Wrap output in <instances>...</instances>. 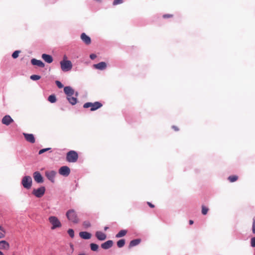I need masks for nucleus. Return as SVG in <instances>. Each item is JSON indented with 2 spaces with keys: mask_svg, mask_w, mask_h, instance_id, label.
Masks as SVG:
<instances>
[{
  "mask_svg": "<svg viewBox=\"0 0 255 255\" xmlns=\"http://www.w3.org/2000/svg\"><path fill=\"white\" fill-rule=\"evenodd\" d=\"M93 67L97 69L104 70L107 67V64L105 62H101L97 64L93 65Z\"/></svg>",
  "mask_w": 255,
  "mask_h": 255,
  "instance_id": "17",
  "label": "nucleus"
},
{
  "mask_svg": "<svg viewBox=\"0 0 255 255\" xmlns=\"http://www.w3.org/2000/svg\"><path fill=\"white\" fill-rule=\"evenodd\" d=\"M189 223L190 225H192L193 224L194 222L193 220H189Z\"/></svg>",
  "mask_w": 255,
  "mask_h": 255,
  "instance_id": "44",
  "label": "nucleus"
},
{
  "mask_svg": "<svg viewBox=\"0 0 255 255\" xmlns=\"http://www.w3.org/2000/svg\"><path fill=\"white\" fill-rule=\"evenodd\" d=\"M125 245V240L124 239H121L117 242V246L119 248H122Z\"/></svg>",
  "mask_w": 255,
  "mask_h": 255,
  "instance_id": "27",
  "label": "nucleus"
},
{
  "mask_svg": "<svg viewBox=\"0 0 255 255\" xmlns=\"http://www.w3.org/2000/svg\"><path fill=\"white\" fill-rule=\"evenodd\" d=\"M21 184L23 186L27 189H29L31 188L32 185V178L29 176H25L23 177Z\"/></svg>",
  "mask_w": 255,
  "mask_h": 255,
  "instance_id": "6",
  "label": "nucleus"
},
{
  "mask_svg": "<svg viewBox=\"0 0 255 255\" xmlns=\"http://www.w3.org/2000/svg\"><path fill=\"white\" fill-rule=\"evenodd\" d=\"M97 56L95 54H92L90 55V57L91 59L93 60L96 58Z\"/></svg>",
  "mask_w": 255,
  "mask_h": 255,
  "instance_id": "41",
  "label": "nucleus"
},
{
  "mask_svg": "<svg viewBox=\"0 0 255 255\" xmlns=\"http://www.w3.org/2000/svg\"><path fill=\"white\" fill-rule=\"evenodd\" d=\"M113 245V242L112 240H109L101 245V247L105 250L111 248Z\"/></svg>",
  "mask_w": 255,
  "mask_h": 255,
  "instance_id": "16",
  "label": "nucleus"
},
{
  "mask_svg": "<svg viewBox=\"0 0 255 255\" xmlns=\"http://www.w3.org/2000/svg\"><path fill=\"white\" fill-rule=\"evenodd\" d=\"M251 245L252 247H255V237H253L251 239Z\"/></svg>",
  "mask_w": 255,
  "mask_h": 255,
  "instance_id": "37",
  "label": "nucleus"
},
{
  "mask_svg": "<svg viewBox=\"0 0 255 255\" xmlns=\"http://www.w3.org/2000/svg\"><path fill=\"white\" fill-rule=\"evenodd\" d=\"M23 135L27 141L31 143H33L35 142V139L33 134L23 133Z\"/></svg>",
  "mask_w": 255,
  "mask_h": 255,
  "instance_id": "11",
  "label": "nucleus"
},
{
  "mask_svg": "<svg viewBox=\"0 0 255 255\" xmlns=\"http://www.w3.org/2000/svg\"><path fill=\"white\" fill-rule=\"evenodd\" d=\"M59 173L63 176H67L70 173V169L67 166H62L59 170Z\"/></svg>",
  "mask_w": 255,
  "mask_h": 255,
  "instance_id": "8",
  "label": "nucleus"
},
{
  "mask_svg": "<svg viewBox=\"0 0 255 255\" xmlns=\"http://www.w3.org/2000/svg\"><path fill=\"white\" fill-rule=\"evenodd\" d=\"M173 16V14H165L163 15V17L164 18H171Z\"/></svg>",
  "mask_w": 255,
  "mask_h": 255,
  "instance_id": "38",
  "label": "nucleus"
},
{
  "mask_svg": "<svg viewBox=\"0 0 255 255\" xmlns=\"http://www.w3.org/2000/svg\"><path fill=\"white\" fill-rule=\"evenodd\" d=\"M45 188L44 187H41L37 189H34L32 193L37 197H41L44 194Z\"/></svg>",
  "mask_w": 255,
  "mask_h": 255,
  "instance_id": "7",
  "label": "nucleus"
},
{
  "mask_svg": "<svg viewBox=\"0 0 255 255\" xmlns=\"http://www.w3.org/2000/svg\"><path fill=\"white\" fill-rule=\"evenodd\" d=\"M68 233L69 235L72 238H73L74 237V231L73 229H69L68 230Z\"/></svg>",
  "mask_w": 255,
  "mask_h": 255,
  "instance_id": "33",
  "label": "nucleus"
},
{
  "mask_svg": "<svg viewBox=\"0 0 255 255\" xmlns=\"http://www.w3.org/2000/svg\"><path fill=\"white\" fill-rule=\"evenodd\" d=\"M60 63L61 68L63 71H70L72 68V64L70 60L64 59Z\"/></svg>",
  "mask_w": 255,
  "mask_h": 255,
  "instance_id": "5",
  "label": "nucleus"
},
{
  "mask_svg": "<svg viewBox=\"0 0 255 255\" xmlns=\"http://www.w3.org/2000/svg\"><path fill=\"white\" fill-rule=\"evenodd\" d=\"M33 178L37 183H42L43 179L42 175L38 171H36L33 173Z\"/></svg>",
  "mask_w": 255,
  "mask_h": 255,
  "instance_id": "12",
  "label": "nucleus"
},
{
  "mask_svg": "<svg viewBox=\"0 0 255 255\" xmlns=\"http://www.w3.org/2000/svg\"><path fill=\"white\" fill-rule=\"evenodd\" d=\"M31 63L32 65H36L39 67L43 68L45 66L44 63L42 61H41V60H37L34 58L31 59Z\"/></svg>",
  "mask_w": 255,
  "mask_h": 255,
  "instance_id": "15",
  "label": "nucleus"
},
{
  "mask_svg": "<svg viewBox=\"0 0 255 255\" xmlns=\"http://www.w3.org/2000/svg\"><path fill=\"white\" fill-rule=\"evenodd\" d=\"M56 84L59 88H62L63 87V84L59 81H56Z\"/></svg>",
  "mask_w": 255,
  "mask_h": 255,
  "instance_id": "39",
  "label": "nucleus"
},
{
  "mask_svg": "<svg viewBox=\"0 0 255 255\" xmlns=\"http://www.w3.org/2000/svg\"><path fill=\"white\" fill-rule=\"evenodd\" d=\"M252 232L254 234H255V219H253V222L252 225Z\"/></svg>",
  "mask_w": 255,
  "mask_h": 255,
  "instance_id": "40",
  "label": "nucleus"
},
{
  "mask_svg": "<svg viewBox=\"0 0 255 255\" xmlns=\"http://www.w3.org/2000/svg\"><path fill=\"white\" fill-rule=\"evenodd\" d=\"M209 209L204 205L202 206V213L203 215H205L207 214Z\"/></svg>",
  "mask_w": 255,
  "mask_h": 255,
  "instance_id": "30",
  "label": "nucleus"
},
{
  "mask_svg": "<svg viewBox=\"0 0 255 255\" xmlns=\"http://www.w3.org/2000/svg\"><path fill=\"white\" fill-rule=\"evenodd\" d=\"M147 204L148 205V206L151 207V208H154V205H153L152 204H151L150 202H147Z\"/></svg>",
  "mask_w": 255,
  "mask_h": 255,
  "instance_id": "43",
  "label": "nucleus"
},
{
  "mask_svg": "<svg viewBox=\"0 0 255 255\" xmlns=\"http://www.w3.org/2000/svg\"><path fill=\"white\" fill-rule=\"evenodd\" d=\"M48 220L50 224L52 225V227L51 228L52 230H54L56 228H60L62 226L60 221L55 216H50Z\"/></svg>",
  "mask_w": 255,
  "mask_h": 255,
  "instance_id": "4",
  "label": "nucleus"
},
{
  "mask_svg": "<svg viewBox=\"0 0 255 255\" xmlns=\"http://www.w3.org/2000/svg\"><path fill=\"white\" fill-rule=\"evenodd\" d=\"M13 122V119L9 115H6L3 117L1 122L3 125L8 126Z\"/></svg>",
  "mask_w": 255,
  "mask_h": 255,
  "instance_id": "10",
  "label": "nucleus"
},
{
  "mask_svg": "<svg viewBox=\"0 0 255 255\" xmlns=\"http://www.w3.org/2000/svg\"><path fill=\"white\" fill-rule=\"evenodd\" d=\"M140 239H135L131 241L129 243V248H130L138 245L140 243Z\"/></svg>",
  "mask_w": 255,
  "mask_h": 255,
  "instance_id": "22",
  "label": "nucleus"
},
{
  "mask_svg": "<svg viewBox=\"0 0 255 255\" xmlns=\"http://www.w3.org/2000/svg\"><path fill=\"white\" fill-rule=\"evenodd\" d=\"M20 52V51L18 50L15 51L12 54V58L14 59L17 58Z\"/></svg>",
  "mask_w": 255,
  "mask_h": 255,
  "instance_id": "32",
  "label": "nucleus"
},
{
  "mask_svg": "<svg viewBox=\"0 0 255 255\" xmlns=\"http://www.w3.org/2000/svg\"><path fill=\"white\" fill-rule=\"evenodd\" d=\"M123 0H114L113 4L114 5H116L122 3H123Z\"/></svg>",
  "mask_w": 255,
  "mask_h": 255,
  "instance_id": "36",
  "label": "nucleus"
},
{
  "mask_svg": "<svg viewBox=\"0 0 255 255\" xmlns=\"http://www.w3.org/2000/svg\"><path fill=\"white\" fill-rule=\"evenodd\" d=\"M9 248L10 245L7 242L4 240L0 241V250H8Z\"/></svg>",
  "mask_w": 255,
  "mask_h": 255,
  "instance_id": "14",
  "label": "nucleus"
},
{
  "mask_svg": "<svg viewBox=\"0 0 255 255\" xmlns=\"http://www.w3.org/2000/svg\"><path fill=\"white\" fill-rule=\"evenodd\" d=\"M81 39L87 45H89L91 43L90 37L85 33H82L81 34Z\"/></svg>",
  "mask_w": 255,
  "mask_h": 255,
  "instance_id": "13",
  "label": "nucleus"
},
{
  "mask_svg": "<svg viewBox=\"0 0 255 255\" xmlns=\"http://www.w3.org/2000/svg\"><path fill=\"white\" fill-rule=\"evenodd\" d=\"M96 237L100 241H104L106 239V235L101 231H97L96 233Z\"/></svg>",
  "mask_w": 255,
  "mask_h": 255,
  "instance_id": "19",
  "label": "nucleus"
},
{
  "mask_svg": "<svg viewBox=\"0 0 255 255\" xmlns=\"http://www.w3.org/2000/svg\"><path fill=\"white\" fill-rule=\"evenodd\" d=\"M80 237L83 239H90L91 238V234L87 232H81L79 233Z\"/></svg>",
  "mask_w": 255,
  "mask_h": 255,
  "instance_id": "21",
  "label": "nucleus"
},
{
  "mask_svg": "<svg viewBox=\"0 0 255 255\" xmlns=\"http://www.w3.org/2000/svg\"><path fill=\"white\" fill-rule=\"evenodd\" d=\"M45 176L52 182H54V178L56 174V172L54 170L45 171Z\"/></svg>",
  "mask_w": 255,
  "mask_h": 255,
  "instance_id": "9",
  "label": "nucleus"
},
{
  "mask_svg": "<svg viewBox=\"0 0 255 255\" xmlns=\"http://www.w3.org/2000/svg\"><path fill=\"white\" fill-rule=\"evenodd\" d=\"M103 106V104L99 102H96L94 103L87 102L84 104V108L87 109L91 108V111H96Z\"/></svg>",
  "mask_w": 255,
  "mask_h": 255,
  "instance_id": "1",
  "label": "nucleus"
},
{
  "mask_svg": "<svg viewBox=\"0 0 255 255\" xmlns=\"http://www.w3.org/2000/svg\"><path fill=\"white\" fill-rule=\"evenodd\" d=\"M238 179V176L237 175H231L229 176L228 180L230 182H234L236 181Z\"/></svg>",
  "mask_w": 255,
  "mask_h": 255,
  "instance_id": "25",
  "label": "nucleus"
},
{
  "mask_svg": "<svg viewBox=\"0 0 255 255\" xmlns=\"http://www.w3.org/2000/svg\"><path fill=\"white\" fill-rule=\"evenodd\" d=\"M64 93L67 95V97L72 96L74 93V90L70 87L67 86L64 88Z\"/></svg>",
  "mask_w": 255,
  "mask_h": 255,
  "instance_id": "18",
  "label": "nucleus"
},
{
  "mask_svg": "<svg viewBox=\"0 0 255 255\" xmlns=\"http://www.w3.org/2000/svg\"><path fill=\"white\" fill-rule=\"evenodd\" d=\"M40 78L41 77L37 75H32L30 76V79L34 81L39 80Z\"/></svg>",
  "mask_w": 255,
  "mask_h": 255,
  "instance_id": "31",
  "label": "nucleus"
},
{
  "mask_svg": "<svg viewBox=\"0 0 255 255\" xmlns=\"http://www.w3.org/2000/svg\"><path fill=\"white\" fill-rule=\"evenodd\" d=\"M0 255H4L1 251H0Z\"/></svg>",
  "mask_w": 255,
  "mask_h": 255,
  "instance_id": "46",
  "label": "nucleus"
},
{
  "mask_svg": "<svg viewBox=\"0 0 255 255\" xmlns=\"http://www.w3.org/2000/svg\"><path fill=\"white\" fill-rule=\"evenodd\" d=\"M78 158V153L74 150L69 151L66 155V160L69 162H75Z\"/></svg>",
  "mask_w": 255,
  "mask_h": 255,
  "instance_id": "3",
  "label": "nucleus"
},
{
  "mask_svg": "<svg viewBox=\"0 0 255 255\" xmlns=\"http://www.w3.org/2000/svg\"><path fill=\"white\" fill-rule=\"evenodd\" d=\"M108 228H108V227H105L104 228V230H105V231H106Z\"/></svg>",
  "mask_w": 255,
  "mask_h": 255,
  "instance_id": "45",
  "label": "nucleus"
},
{
  "mask_svg": "<svg viewBox=\"0 0 255 255\" xmlns=\"http://www.w3.org/2000/svg\"><path fill=\"white\" fill-rule=\"evenodd\" d=\"M66 216L68 220L74 223H77L79 221L78 218L74 210H69L66 213Z\"/></svg>",
  "mask_w": 255,
  "mask_h": 255,
  "instance_id": "2",
  "label": "nucleus"
},
{
  "mask_svg": "<svg viewBox=\"0 0 255 255\" xmlns=\"http://www.w3.org/2000/svg\"><path fill=\"white\" fill-rule=\"evenodd\" d=\"M83 225L85 228H88L91 226V224L89 221H85L83 222Z\"/></svg>",
  "mask_w": 255,
  "mask_h": 255,
  "instance_id": "35",
  "label": "nucleus"
},
{
  "mask_svg": "<svg viewBox=\"0 0 255 255\" xmlns=\"http://www.w3.org/2000/svg\"><path fill=\"white\" fill-rule=\"evenodd\" d=\"M5 231L1 226H0V239L4 238L5 237Z\"/></svg>",
  "mask_w": 255,
  "mask_h": 255,
  "instance_id": "29",
  "label": "nucleus"
},
{
  "mask_svg": "<svg viewBox=\"0 0 255 255\" xmlns=\"http://www.w3.org/2000/svg\"><path fill=\"white\" fill-rule=\"evenodd\" d=\"M48 100L51 103H54L56 101V98L54 95H51L48 97Z\"/></svg>",
  "mask_w": 255,
  "mask_h": 255,
  "instance_id": "26",
  "label": "nucleus"
},
{
  "mask_svg": "<svg viewBox=\"0 0 255 255\" xmlns=\"http://www.w3.org/2000/svg\"><path fill=\"white\" fill-rule=\"evenodd\" d=\"M50 149H51V148H43V149H40L39 151L38 154H41L46 151H49Z\"/></svg>",
  "mask_w": 255,
  "mask_h": 255,
  "instance_id": "34",
  "label": "nucleus"
},
{
  "mask_svg": "<svg viewBox=\"0 0 255 255\" xmlns=\"http://www.w3.org/2000/svg\"><path fill=\"white\" fill-rule=\"evenodd\" d=\"M42 58L47 63H51L53 61L52 57L48 54H43L42 55Z\"/></svg>",
  "mask_w": 255,
  "mask_h": 255,
  "instance_id": "20",
  "label": "nucleus"
},
{
  "mask_svg": "<svg viewBox=\"0 0 255 255\" xmlns=\"http://www.w3.org/2000/svg\"><path fill=\"white\" fill-rule=\"evenodd\" d=\"M127 230H122L116 235V237L117 238L123 237L125 236L127 234Z\"/></svg>",
  "mask_w": 255,
  "mask_h": 255,
  "instance_id": "24",
  "label": "nucleus"
},
{
  "mask_svg": "<svg viewBox=\"0 0 255 255\" xmlns=\"http://www.w3.org/2000/svg\"><path fill=\"white\" fill-rule=\"evenodd\" d=\"M172 129H173L175 131H178L179 130V128L176 126H173L172 127Z\"/></svg>",
  "mask_w": 255,
  "mask_h": 255,
  "instance_id": "42",
  "label": "nucleus"
},
{
  "mask_svg": "<svg viewBox=\"0 0 255 255\" xmlns=\"http://www.w3.org/2000/svg\"><path fill=\"white\" fill-rule=\"evenodd\" d=\"M90 248L91 250L93 251H97L99 249V246L98 245L94 244V243H91L90 244Z\"/></svg>",
  "mask_w": 255,
  "mask_h": 255,
  "instance_id": "28",
  "label": "nucleus"
},
{
  "mask_svg": "<svg viewBox=\"0 0 255 255\" xmlns=\"http://www.w3.org/2000/svg\"><path fill=\"white\" fill-rule=\"evenodd\" d=\"M68 101L72 105H75L77 102V98L73 97L72 96H69L67 97Z\"/></svg>",
  "mask_w": 255,
  "mask_h": 255,
  "instance_id": "23",
  "label": "nucleus"
}]
</instances>
